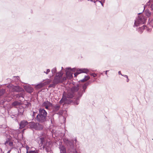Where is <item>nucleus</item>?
I'll use <instances>...</instances> for the list:
<instances>
[{"label":"nucleus","mask_w":153,"mask_h":153,"mask_svg":"<svg viewBox=\"0 0 153 153\" xmlns=\"http://www.w3.org/2000/svg\"><path fill=\"white\" fill-rule=\"evenodd\" d=\"M146 20L145 17L143 15H141L138 17L137 20L135 21L134 25L137 26L139 24H143L145 22Z\"/></svg>","instance_id":"f257e3e1"},{"label":"nucleus","mask_w":153,"mask_h":153,"mask_svg":"<svg viewBox=\"0 0 153 153\" xmlns=\"http://www.w3.org/2000/svg\"><path fill=\"white\" fill-rule=\"evenodd\" d=\"M29 125L31 128L36 130H40L43 128L42 126L39 123L31 122L30 123Z\"/></svg>","instance_id":"f03ea898"},{"label":"nucleus","mask_w":153,"mask_h":153,"mask_svg":"<svg viewBox=\"0 0 153 153\" xmlns=\"http://www.w3.org/2000/svg\"><path fill=\"white\" fill-rule=\"evenodd\" d=\"M62 74L61 73H59L56 74L54 79L53 80L54 82L58 84L62 82Z\"/></svg>","instance_id":"7ed1b4c3"},{"label":"nucleus","mask_w":153,"mask_h":153,"mask_svg":"<svg viewBox=\"0 0 153 153\" xmlns=\"http://www.w3.org/2000/svg\"><path fill=\"white\" fill-rule=\"evenodd\" d=\"M88 72L89 71L88 69H80L78 70L74 74V76L75 77H76L78 75L81 73H84L87 74Z\"/></svg>","instance_id":"20e7f679"},{"label":"nucleus","mask_w":153,"mask_h":153,"mask_svg":"<svg viewBox=\"0 0 153 153\" xmlns=\"http://www.w3.org/2000/svg\"><path fill=\"white\" fill-rule=\"evenodd\" d=\"M66 71V76L69 79H71L73 76V73L71 69L70 68H68Z\"/></svg>","instance_id":"39448f33"},{"label":"nucleus","mask_w":153,"mask_h":153,"mask_svg":"<svg viewBox=\"0 0 153 153\" xmlns=\"http://www.w3.org/2000/svg\"><path fill=\"white\" fill-rule=\"evenodd\" d=\"M45 115H37V119L41 122H44L45 120Z\"/></svg>","instance_id":"423d86ee"},{"label":"nucleus","mask_w":153,"mask_h":153,"mask_svg":"<svg viewBox=\"0 0 153 153\" xmlns=\"http://www.w3.org/2000/svg\"><path fill=\"white\" fill-rule=\"evenodd\" d=\"M28 123L27 121L25 120L22 121L19 124V128H23Z\"/></svg>","instance_id":"0eeeda50"},{"label":"nucleus","mask_w":153,"mask_h":153,"mask_svg":"<svg viewBox=\"0 0 153 153\" xmlns=\"http://www.w3.org/2000/svg\"><path fill=\"white\" fill-rule=\"evenodd\" d=\"M74 96V94L71 91V90L68 91L67 95V97L69 98H72Z\"/></svg>","instance_id":"6e6552de"},{"label":"nucleus","mask_w":153,"mask_h":153,"mask_svg":"<svg viewBox=\"0 0 153 153\" xmlns=\"http://www.w3.org/2000/svg\"><path fill=\"white\" fill-rule=\"evenodd\" d=\"M39 115H47V113L46 111L43 109L39 110Z\"/></svg>","instance_id":"1a4fd4ad"},{"label":"nucleus","mask_w":153,"mask_h":153,"mask_svg":"<svg viewBox=\"0 0 153 153\" xmlns=\"http://www.w3.org/2000/svg\"><path fill=\"white\" fill-rule=\"evenodd\" d=\"M79 89L78 87L74 86L72 87L71 89V91L74 94L77 92Z\"/></svg>","instance_id":"9d476101"},{"label":"nucleus","mask_w":153,"mask_h":153,"mask_svg":"<svg viewBox=\"0 0 153 153\" xmlns=\"http://www.w3.org/2000/svg\"><path fill=\"white\" fill-rule=\"evenodd\" d=\"M14 91L16 92L22 91H23V89L19 86L15 87L14 88Z\"/></svg>","instance_id":"9b49d317"},{"label":"nucleus","mask_w":153,"mask_h":153,"mask_svg":"<svg viewBox=\"0 0 153 153\" xmlns=\"http://www.w3.org/2000/svg\"><path fill=\"white\" fill-rule=\"evenodd\" d=\"M25 90L27 91L28 93H31L33 92V89L32 88L30 87H26L25 88Z\"/></svg>","instance_id":"f8f14e48"},{"label":"nucleus","mask_w":153,"mask_h":153,"mask_svg":"<svg viewBox=\"0 0 153 153\" xmlns=\"http://www.w3.org/2000/svg\"><path fill=\"white\" fill-rule=\"evenodd\" d=\"M5 144L6 146L9 145V146H12L13 144V143L11 141L7 140L5 143Z\"/></svg>","instance_id":"ddd939ff"},{"label":"nucleus","mask_w":153,"mask_h":153,"mask_svg":"<svg viewBox=\"0 0 153 153\" xmlns=\"http://www.w3.org/2000/svg\"><path fill=\"white\" fill-rule=\"evenodd\" d=\"M51 104L50 102L48 101L44 102L42 104V105L44 106H51Z\"/></svg>","instance_id":"4468645a"},{"label":"nucleus","mask_w":153,"mask_h":153,"mask_svg":"<svg viewBox=\"0 0 153 153\" xmlns=\"http://www.w3.org/2000/svg\"><path fill=\"white\" fill-rule=\"evenodd\" d=\"M90 79V77L88 76H85V78L81 80V81L82 82H85L87 81Z\"/></svg>","instance_id":"2eb2a0df"},{"label":"nucleus","mask_w":153,"mask_h":153,"mask_svg":"<svg viewBox=\"0 0 153 153\" xmlns=\"http://www.w3.org/2000/svg\"><path fill=\"white\" fill-rule=\"evenodd\" d=\"M145 12L146 16H147L148 17H149L150 16L151 13L149 11L146 10Z\"/></svg>","instance_id":"dca6fc26"},{"label":"nucleus","mask_w":153,"mask_h":153,"mask_svg":"<svg viewBox=\"0 0 153 153\" xmlns=\"http://www.w3.org/2000/svg\"><path fill=\"white\" fill-rule=\"evenodd\" d=\"M57 84V83H56L54 82V81L53 80V83L49 85V87H53L54 88L56 86V85Z\"/></svg>","instance_id":"f3484780"},{"label":"nucleus","mask_w":153,"mask_h":153,"mask_svg":"<svg viewBox=\"0 0 153 153\" xmlns=\"http://www.w3.org/2000/svg\"><path fill=\"white\" fill-rule=\"evenodd\" d=\"M20 104V103L18 101H15L13 102L12 105L13 106L16 107L17 105H19Z\"/></svg>","instance_id":"a211bd4d"},{"label":"nucleus","mask_w":153,"mask_h":153,"mask_svg":"<svg viewBox=\"0 0 153 153\" xmlns=\"http://www.w3.org/2000/svg\"><path fill=\"white\" fill-rule=\"evenodd\" d=\"M40 139V144H41V146H42L44 143L45 139L44 138H41Z\"/></svg>","instance_id":"6ab92c4d"},{"label":"nucleus","mask_w":153,"mask_h":153,"mask_svg":"<svg viewBox=\"0 0 153 153\" xmlns=\"http://www.w3.org/2000/svg\"><path fill=\"white\" fill-rule=\"evenodd\" d=\"M51 80L50 79H48L44 83V85H45L47 84H48L51 82Z\"/></svg>","instance_id":"aec40b11"},{"label":"nucleus","mask_w":153,"mask_h":153,"mask_svg":"<svg viewBox=\"0 0 153 153\" xmlns=\"http://www.w3.org/2000/svg\"><path fill=\"white\" fill-rule=\"evenodd\" d=\"M27 153H39V152L38 151L36 150L30 151H27Z\"/></svg>","instance_id":"412c9836"},{"label":"nucleus","mask_w":153,"mask_h":153,"mask_svg":"<svg viewBox=\"0 0 153 153\" xmlns=\"http://www.w3.org/2000/svg\"><path fill=\"white\" fill-rule=\"evenodd\" d=\"M5 91L4 89L0 90V96H2L5 93Z\"/></svg>","instance_id":"4be33fe9"},{"label":"nucleus","mask_w":153,"mask_h":153,"mask_svg":"<svg viewBox=\"0 0 153 153\" xmlns=\"http://www.w3.org/2000/svg\"><path fill=\"white\" fill-rule=\"evenodd\" d=\"M44 83L39 84L37 85V87L39 88H40L42 87L44 85Z\"/></svg>","instance_id":"5701e85b"},{"label":"nucleus","mask_w":153,"mask_h":153,"mask_svg":"<svg viewBox=\"0 0 153 153\" xmlns=\"http://www.w3.org/2000/svg\"><path fill=\"white\" fill-rule=\"evenodd\" d=\"M146 27V26H145V25H143L142 27H140V29L141 30H143L144 29H145V27Z\"/></svg>","instance_id":"b1692460"},{"label":"nucleus","mask_w":153,"mask_h":153,"mask_svg":"<svg viewBox=\"0 0 153 153\" xmlns=\"http://www.w3.org/2000/svg\"><path fill=\"white\" fill-rule=\"evenodd\" d=\"M150 25H151L152 27H153V19L149 23Z\"/></svg>","instance_id":"393cba45"},{"label":"nucleus","mask_w":153,"mask_h":153,"mask_svg":"<svg viewBox=\"0 0 153 153\" xmlns=\"http://www.w3.org/2000/svg\"><path fill=\"white\" fill-rule=\"evenodd\" d=\"M91 75L93 76V77H96L97 76V75L95 74H91Z\"/></svg>","instance_id":"a878e982"},{"label":"nucleus","mask_w":153,"mask_h":153,"mask_svg":"<svg viewBox=\"0 0 153 153\" xmlns=\"http://www.w3.org/2000/svg\"><path fill=\"white\" fill-rule=\"evenodd\" d=\"M50 70L49 69H47V71L46 72H44L46 74H48V73L50 72Z\"/></svg>","instance_id":"bb28decb"},{"label":"nucleus","mask_w":153,"mask_h":153,"mask_svg":"<svg viewBox=\"0 0 153 153\" xmlns=\"http://www.w3.org/2000/svg\"><path fill=\"white\" fill-rule=\"evenodd\" d=\"M124 76L127 78V82H128L129 81V79L128 78V76L125 75Z\"/></svg>","instance_id":"cd10ccee"},{"label":"nucleus","mask_w":153,"mask_h":153,"mask_svg":"<svg viewBox=\"0 0 153 153\" xmlns=\"http://www.w3.org/2000/svg\"><path fill=\"white\" fill-rule=\"evenodd\" d=\"M66 78H65V77H63V78H62V82L63 81H64V80H66Z\"/></svg>","instance_id":"c85d7f7f"},{"label":"nucleus","mask_w":153,"mask_h":153,"mask_svg":"<svg viewBox=\"0 0 153 153\" xmlns=\"http://www.w3.org/2000/svg\"><path fill=\"white\" fill-rule=\"evenodd\" d=\"M86 84H85L83 86V88L84 89L86 88Z\"/></svg>","instance_id":"c756f323"},{"label":"nucleus","mask_w":153,"mask_h":153,"mask_svg":"<svg viewBox=\"0 0 153 153\" xmlns=\"http://www.w3.org/2000/svg\"><path fill=\"white\" fill-rule=\"evenodd\" d=\"M22 97V95H21H21H17V97Z\"/></svg>","instance_id":"7c9ffc66"},{"label":"nucleus","mask_w":153,"mask_h":153,"mask_svg":"<svg viewBox=\"0 0 153 153\" xmlns=\"http://www.w3.org/2000/svg\"><path fill=\"white\" fill-rule=\"evenodd\" d=\"M78 94H79V96L80 97L82 95V93H78Z\"/></svg>","instance_id":"2f4dec72"},{"label":"nucleus","mask_w":153,"mask_h":153,"mask_svg":"<svg viewBox=\"0 0 153 153\" xmlns=\"http://www.w3.org/2000/svg\"><path fill=\"white\" fill-rule=\"evenodd\" d=\"M73 153H77V151L76 150H75L73 151Z\"/></svg>","instance_id":"473e14b6"},{"label":"nucleus","mask_w":153,"mask_h":153,"mask_svg":"<svg viewBox=\"0 0 153 153\" xmlns=\"http://www.w3.org/2000/svg\"><path fill=\"white\" fill-rule=\"evenodd\" d=\"M151 8L153 10V3L151 5Z\"/></svg>","instance_id":"72a5a7b5"},{"label":"nucleus","mask_w":153,"mask_h":153,"mask_svg":"<svg viewBox=\"0 0 153 153\" xmlns=\"http://www.w3.org/2000/svg\"><path fill=\"white\" fill-rule=\"evenodd\" d=\"M50 106H45V108L47 109H48V107Z\"/></svg>","instance_id":"f704fd0d"},{"label":"nucleus","mask_w":153,"mask_h":153,"mask_svg":"<svg viewBox=\"0 0 153 153\" xmlns=\"http://www.w3.org/2000/svg\"><path fill=\"white\" fill-rule=\"evenodd\" d=\"M29 147L28 146H27L26 147L27 151H28V149H29Z\"/></svg>","instance_id":"c9c22d12"},{"label":"nucleus","mask_w":153,"mask_h":153,"mask_svg":"<svg viewBox=\"0 0 153 153\" xmlns=\"http://www.w3.org/2000/svg\"><path fill=\"white\" fill-rule=\"evenodd\" d=\"M63 151H64V152L65 153V148H64L63 149Z\"/></svg>","instance_id":"e433bc0d"},{"label":"nucleus","mask_w":153,"mask_h":153,"mask_svg":"<svg viewBox=\"0 0 153 153\" xmlns=\"http://www.w3.org/2000/svg\"><path fill=\"white\" fill-rule=\"evenodd\" d=\"M118 74H121V72H120V71H119V72H118Z\"/></svg>","instance_id":"4c0bfd02"},{"label":"nucleus","mask_w":153,"mask_h":153,"mask_svg":"<svg viewBox=\"0 0 153 153\" xmlns=\"http://www.w3.org/2000/svg\"><path fill=\"white\" fill-rule=\"evenodd\" d=\"M88 1H92V2L93 1L92 0H88Z\"/></svg>","instance_id":"58836bf2"},{"label":"nucleus","mask_w":153,"mask_h":153,"mask_svg":"<svg viewBox=\"0 0 153 153\" xmlns=\"http://www.w3.org/2000/svg\"><path fill=\"white\" fill-rule=\"evenodd\" d=\"M56 70L55 69H54V72H55L56 71Z\"/></svg>","instance_id":"ea45409f"},{"label":"nucleus","mask_w":153,"mask_h":153,"mask_svg":"<svg viewBox=\"0 0 153 153\" xmlns=\"http://www.w3.org/2000/svg\"><path fill=\"white\" fill-rule=\"evenodd\" d=\"M100 2L102 4H102L101 3V2L100 1Z\"/></svg>","instance_id":"a19ab883"},{"label":"nucleus","mask_w":153,"mask_h":153,"mask_svg":"<svg viewBox=\"0 0 153 153\" xmlns=\"http://www.w3.org/2000/svg\"><path fill=\"white\" fill-rule=\"evenodd\" d=\"M94 1V3H95L96 1Z\"/></svg>","instance_id":"79ce46f5"},{"label":"nucleus","mask_w":153,"mask_h":153,"mask_svg":"<svg viewBox=\"0 0 153 153\" xmlns=\"http://www.w3.org/2000/svg\"><path fill=\"white\" fill-rule=\"evenodd\" d=\"M54 70H53L52 71V72H53V71Z\"/></svg>","instance_id":"37998d69"},{"label":"nucleus","mask_w":153,"mask_h":153,"mask_svg":"<svg viewBox=\"0 0 153 153\" xmlns=\"http://www.w3.org/2000/svg\"><path fill=\"white\" fill-rule=\"evenodd\" d=\"M107 72V71H106V72Z\"/></svg>","instance_id":"c03bdc74"},{"label":"nucleus","mask_w":153,"mask_h":153,"mask_svg":"<svg viewBox=\"0 0 153 153\" xmlns=\"http://www.w3.org/2000/svg\"><path fill=\"white\" fill-rule=\"evenodd\" d=\"M99 0H97V1H99Z\"/></svg>","instance_id":"a18cd8bd"}]
</instances>
